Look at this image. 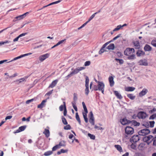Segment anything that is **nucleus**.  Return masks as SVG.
Here are the masks:
<instances>
[{"mask_svg": "<svg viewBox=\"0 0 156 156\" xmlns=\"http://www.w3.org/2000/svg\"><path fill=\"white\" fill-rule=\"evenodd\" d=\"M86 89H85V94L87 95L89 92V86H85Z\"/></svg>", "mask_w": 156, "mask_h": 156, "instance_id": "nucleus-44", "label": "nucleus"}, {"mask_svg": "<svg viewBox=\"0 0 156 156\" xmlns=\"http://www.w3.org/2000/svg\"><path fill=\"white\" fill-rule=\"evenodd\" d=\"M83 115L85 122L86 123H87L88 122V120L87 117V113H84V112H83Z\"/></svg>", "mask_w": 156, "mask_h": 156, "instance_id": "nucleus-32", "label": "nucleus"}, {"mask_svg": "<svg viewBox=\"0 0 156 156\" xmlns=\"http://www.w3.org/2000/svg\"><path fill=\"white\" fill-rule=\"evenodd\" d=\"M104 48H102H102L101 49V50L99 51V54H101L102 53H103L104 51V50L103 49Z\"/></svg>", "mask_w": 156, "mask_h": 156, "instance_id": "nucleus-62", "label": "nucleus"}, {"mask_svg": "<svg viewBox=\"0 0 156 156\" xmlns=\"http://www.w3.org/2000/svg\"><path fill=\"white\" fill-rule=\"evenodd\" d=\"M34 101V99L33 98L30 100H28L26 101V104H29L31 102L33 101Z\"/></svg>", "mask_w": 156, "mask_h": 156, "instance_id": "nucleus-59", "label": "nucleus"}, {"mask_svg": "<svg viewBox=\"0 0 156 156\" xmlns=\"http://www.w3.org/2000/svg\"><path fill=\"white\" fill-rule=\"evenodd\" d=\"M24 17L23 16V15L19 16H16V17L15 19H17V20H21Z\"/></svg>", "mask_w": 156, "mask_h": 156, "instance_id": "nucleus-49", "label": "nucleus"}, {"mask_svg": "<svg viewBox=\"0 0 156 156\" xmlns=\"http://www.w3.org/2000/svg\"><path fill=\"white\" fill-rule=\"evenodd\" d=\"M25 79L24 78H21L19 80H17L16 81H19V83H21L22 82L25 81Z\"/></svg>", "mask_w": 156, "mask_h": 156, "instance_id": "nucleus-56", "label": "nucleus"}, {"mask_svg": "<svg viewBox=\"0 0 156 156\" xmlns=\"http://www.w3.org/2000/svg\"><path fill=\"white\" fill-rule=\"evenodd\" d=\"M10 41H5L4 42L2 41L0 42V46L2 45H3L6 43H10Z\"/></svg>", "mask_w": 156, "mask_h": 156, "instance_id": "nucleus-46", "label": "nucleus"}, {"mask_svg": "<svg viewBox=\"0 0 156 156\" xmlns=\"http://www.w3.org/2000/svg\"><path fill=\"white\" fill-rule=\"evenodd\" d=\"M76 120L78 121L79 124L81 125L80 120L77 112H76Z\"/></svg>", "mask_w": 156, "mask_h": 156, "instance_id": "nucleus-30", "label": "nucleus"}, {"mask_svg": "<svg viewBox=\"0 0 156 156\" xmlns=\"http://www.w3.org/2000/svg\"><path fill=\"white\" fill-rule=\"evenodd\" d=\"M62 120L63 123L65 125L67 124L68 123L66 121V118L64 117L63 116H62Z\"/></svg>", "mask_w": 156, "mask_h": 156, "instance_id": "nucleus-47", "label": "nucleus"}, {"mask_svg": "<svg viewBox=\"0 0 156 156\" xmlns=\"http://www.w3.org/2000/svg\"><path fill=\"white\" fill-rule=\"evenodd\" d=\"M145 51H150L152 50V48L149 45L146 44L144 48Z\"/></svg>", "mask_w": 156, "mask_h": 156, "instance_id": "nucleus-20", "label": "nucleus"}, {"mask_svg": "<svg viewBox=\"0 0 156 156\" xmlns=\"http://www.w3.org/2000/svg\"><path fill=\"white\" fill-rule=\"evenodd\" d=\"M122 25H121L118 26L117 27L113 30V31H115L119 30L122 28Z\"/></svg>", "mask_w": 156, "mask_h": 156, "instance_id": "nucleus-42", "label": "nucleus"}, {"mask_svg": "<svg viewBox=\"0 0 156 156\" xmlns=\"http://www.w3.org/2000/svg\"><path fill=\"white\" fill-rule=\"evenodd\" d=\"M133 43L136 49H138L140 48V45L138 41H135L133 42Z\"/></svg>", "mask_w": 156, "mask_h": 156, "instance_id": "nucleus-23", "label": "nucleus"}, {"mask_svg": "<svg viewBox=\"0 0 156 156\" xmlns=\"http://www.w3.org/2000/svg\"><path fill=\"white\" fill-rule=\"evenodd\" d=\"M153 137V136H152L150 135L144 137L143 140L144 142H146L148 145H149L152 141Z\"/></svg>", "mask_w": 156, "mask_h": 156, "instance_id": "nucleus-2", "label": "nucleus"}, {"mask_svg": "<svg viewBox=\"0 0 156 156\" xmlns=\"http://www.w3.org/2000/svg\"><path fill=\"white\" fill-rule=\"evenodd\" d=\"M150 124V126L152 128L154 127V125L155 123V122L154 121H151L149 122Z\"/></svg>", "mask_w": 156, "mask_h": 156, "instance_id": "nucleus-55", "label": "nucleus"}, {"mask_svg": "<svg viewBox=\"0 0 156 156\" xmlns=\"http://www.w3.org/2000/svg\"><path fill=\"white\" fill-rule=\"evenodd\" d=\"M136 55L138 56H140L144 55L145 53L142 51L138 50L136 53Z\"/></svg>", "mask_w": 156, "mask_h": 156, "instance_id": "nucleus-25", "label": "nucleus"}, {"mask_svg": "<svg viewBox=\"0 0 156 156\" xmlns=\"http://www.w3.org/2000/svg\"><path fill=\"white\" fill-rule=\"evenodd\" d=\"M135 88L134 87H128L125 89V90L127 91H132L135 90Z\"/></svg>", "mask_w": 156, "mask_h": 156, "instance_id": "nucleus-27", "label": "nucleus"}, {"mask_svg": "<svg viewBox=\"0 0 156 156\" xmlns=\"http://www.w3.org/2000/svg\"><path fill=\"white\" fill-rule=\"evenodd\" d=\"M145 146V144L141 143H140L139 145L138 148L139 150L140 151H143V150L144 149V147Z\"/></svg>", "mask_w": 156, "mask_h": 156, "instance_id": "nucleus-22", "label": "nucleus"}, {"mask_svg": "<svg viewBox=\"0 0 156 156\" xmlns=\"http://www.w3.org/2000/svg\"><path fill=\"white\" fill-rule=\"evenodd\" d=\"M46 101H47L46 100H43L41 102V103L40 104L38 105L37 108H43L45 105V103Z\"/></svg>", "mask_w": 156, "mask_h": 156, "instance_id": "nucleus-19", "label": "nucleus"}, {"mask_svg": "<svg viewBox=\"0 0 156 156\" xmlns=\"http://www.w3.org/2000/svg\"><path fill=\"white\" fill-rule=\"evenodd\" d=\"M98 85H94L93 87L94 90L95 91L98 90Z\"/></svg>", "mask_w": 156, "mask_h": 156, "instance_id": "nucleus-61", "label": "nucleus"}, {"mask_svg": "<svg viewBox=\"0 0 156 156\" xmlns=\"http://www.w3.org/2000/svg\"><path fill=\"white\" fill-rule=\"evenodd\" d=\"M85 69V68L83 67H77L74 69L73 71L69 74H68L66 77L69 78V77L72 76L73 75L77 74L79 72Z\"/></svg>", "mask_w": 156, "mask_h": 156, "instance_id": "nucleus-1", "label": "nucleus"}, {"mask_svg": "<svg viewBox=\"0 0 156 156\" xmlns=\"http://www.w3.org/2000/svg\"><path fill=\"white\" fill-rule=\"evenodd\" d=\"M73 99L74 101L72 102H75V103H76V101L77 100V94L75 93L73 94Z\"/></svg>", "mask_w": 156, "mask_h": 156, "instance_id": "nucleus-38", "label": "nucleus"}, {"mask_svg": "<svg viewBox=\"0 0 156 156\" xmlns=\"http://www.w3.org/2000/svg\"><path fill=\"white\" fill-rule=\"evenodd\" d=\"M115 147L119 151L121 152L122 151V148L120 145H115Z\"/></svg>", "mask_w": 156, "mask_h": 156, "instance_id": "nucleus-31", "label": "nucleus"}, {"mask_svg": "<svg viewBox=\"0 0 156 156\" xmlns=\"http://www.w3.org/2000/svg\"><path fill=\"white\" fill-rule=\"evenodd\" d=\"M131 123L135 126H139L140 125V123L137 122L135 120L131 121Z\"/></svg>", "mask_w": 156, "mask_h": 156, "instance_id": "nucleus-28", "label": "nucleus"}, {"mask_svg": "<svg viewBox=\"0 0 156 156\" xmlns=\"http://www.w3.org/2000/svg\"><path fill=\"white\" fill-rule=\"evenodd\" d=\"M150 132V131L147 129H142L140 130L138 132V133L139 135L144 136H146Z\"/></svg>", "mask_w": 156, "mask_h": 156, "instance_id": "nucleus-3", "label": "nucleus"}, {"mask_svg": "<svg viewBox=\"0 0 156 156\" xmlns=\"http://www.w3.org/2000/svg\"><path fill=\"white\" fill-rule=\"evenodd\" d=\"M156 118V114H154L151 115L149 117V119H154Z\"/></svg>", "mask_w": 156, "mask_h": 156, "instance_id": "nucleus-51", "label": "nucleus"}, {"mask_svg": "<svg viewBox=\"0 0 156 156\" xmlns=\"http://www.w3.org/2000/svg\"><path fill=\"white\" fill-rule=\"evenodd\" d=\"M72 106L74 109H75V111H77V108L76 106V103L75 102H72Z\"/></svg>", "mask_w": 156, "mask_h": 156, "instance_id": "nucleus-43", "label": "nucleus"}, {"mask_svg": "<svg viewBox=\"0 0 156 156\" xmlns=\"http://www.w3.org/2000/svg\"><path fill=\"white\" fill-rule=\"evenodd\" d=\"M98 90L101 91L102 94H104L105 84L102 82H98Z\"/></svg>", "mask_w": 156, "mask_h": 156, "instance_id": "nucleus-5", "label": "nucleus"}, {"mask_svg": "<svg viewBox=\"0 0 156 156\" xmlns=\"http://www.w3.org/2000/svg\"><path fill=\"white\" fill-rule=\"evenodd\" d=\"M127 59L129 60H133L135 58V56L134 55V53L133 54L131 55H128Z\"/></svg>", "mask_w": 156, "mask_h": 156, "instance_id": "nucleus-29", "label": "nucleus"}, {"mask_svg": "<svg viewBox=\"0 0 156 156\" xmlns=\"http://www.w3.org/2000/svg\"><path fill=\"white\" fill-rule=\"evenodd\" d=\"M27 127V126H21L19 127V129H17L16 131H15L14 132V133H19L20 132L24 131Z\"/></svg>", "mask_w": 156, "mask_h": 156, "instance_id": "nucleus-12", "label": "nucleus"}, {"mask_svg": "<svg viewBox=\"0 0 156 156\" xmlns=\"http://www.w3.org/2000/svg\"><path fill=\"white\" fill-rule=\"evenodd\" d=\"M90 64V61H87L84 63V66H89Z\"/></svg>", "mask_w": 156, "mask_h": 156, "instance_id": "nucleus-57", "label": "nucleus"}, {"mask_svg": "<svg viewBox=\"0 0 156 156\" xmlns=\"http://www.w3.org/2000/svg\"><path fill=\"white\" fill-rule=\"evenodd\" d=\"M64 103V116H66L67 114V111L66 109V103L65 102H63Z\"/></svg>", "mask_w": 156, "mask_h": 156, "instance_id": "nucleus-34", "label": "nucleus"}, {"mask_svg": "<svg viewBox=\"0 0 156 156\" xmlns=\"http://www.w3.org/2000/svg\"><path fill=\"white\" fill-rule=\"evenodd\" d=\"M120 122L122 125H124L131 123V121L124 118L121 120Z\"/></svg>", "mask_w": 156, "mask_h": 156, "instance_id": "nucleus-11", "label": "nucleus"}, {"mask_svg": "<svg viewBox=\"0 0 156 156\" xmlns=\"http://www.w3.org/2000/svg\"><path fill=\"white\" fill-rule=\"evenodd\" d=\"M97 14V13H95L93 14L88 19V21L89 22L95 16V15Z\"/></svg>", "mask_w": 156, "mask_h": 156, "instance_id": "nucleus-54", "label": "nucleus"}, {"mask_svg": "<svg viewBox=\"0 0 156 156\" xmlns=\"http://www.w3.org/2000/svg\"><path fill=\"white\" fill-rule=\"evenodd\" d=\"M147 92V90L145 89H144L143 90L139 93V96L142 97Z\"/></svg>", "mask_w": 156, "mask_h": 156, "instance_id": "nucleus-16", "label": "nucleus"}, {"mask_svg": "<svg viewBox=\"0 0 156 156\" xmlns=\"http://www.w3.org/2000/svg\"><path fill=\"white\" fill-rule=\"evenodd\" d=\"M64 108V105H61L59 107V110L60 111H62L63 110V108Z\"/></svg>", "mask_w": 156, "mask_h": 156, "instance_id": "nucleus-64", "label": "nucleus"}, {"mask_svg": "<svg viewBox=\"0 0 156 156\" xmlns=\"http://www.w3.org/2000/svg\"><path fill=\"white\" fill-rule=\"evenodd\" d=\"M52 151H48L45 152L44 154V155L47 156H49L52 154Z\"/></svg>", "mask_w": 156, "mask_h": 156, "instance_id": "nucleus-39", "label": "nucleus"}, {"mask_svg": "<svg viewBox=\"0 0 156 156\" xmlns=\"http://www.w3.org/2000/svg\"><path fill=\"white\" fill-rule=\"evenodd\" d=\"M127 96L128 98H130L131 100H133L135 98V96H133L132 94H129L127 95Z\"/></svg>", "mask_w": 156, "mask_h": 156, "instance_id": "nucleus-33", "label": "nucleus"}, {"mask_svg": "<svg viewBox=\"0 0 156 156\" xmlns=\"http://www.w3.org/2000/svg\"><path fill=\"white\" fill-rule=\"evenodd\" d=\"M43 133L45 135L47 138L48 137L50 136V133L48 129H45L43 132Z\"/></svg>", "mask_w": 156, "mask_h": 156, "instance_id": "nucleus-17", "label": "nucleus"}, {"mask_svg": "<svg viewBox=\"0 0 156 156\" xmlns=\"http://www.w3.org/2000/svg\"><path fill=\"white\" fill-rule=\"evenodd\" d=\"M151 44L153 46L156 47V39L153 40L151 41Z\"/></svg>", "mask_w": 156, "mask_h": 156, "instance_id": "nucleus-45", "label": "nucleus"}, {"mask_svg": "<svg viewBox=\"0 0 156 156\" xmlns=\"http://www.w3.org/2000/svg\"><path fill=\"white\" fill-rule=\"evenodd\" d=\"M62 1V0H58V1H56V2H52V3H51L49 4L48 5H47V6H48L51 5H54L55 4H56L58 3H59L60 2H61Z\"/></svg>", "mask_w": 156, "mask_h": 156, "instance_id": "nucleus-35", "label": "nucleus"}, {"mask_svg": "<svg viewBox=\"0 0 156 156\" xmlns=\"http://www.w3.org/2000/svg\"><path fill=\"white\" fill-rule=\"evenodd\" d=\"M133 149H135L136 146L135 145L133 144H132L130 146Z\"/></svg>", "mask_w": 156, "mask_h": 156, "instance_id": "nucleus-63", "label": "nucleus"}, {"mask_svg": "<svg viewBox=\"0 0 156 156\" xmlns=\"http://www.w3.org/2000/svg\"><path fill=\"white\" fill-rule=\"evenodd\" d=\"M152 141H153V145L154 146H156V137H153Z\"/></svg>", "mask_w": 156, "mask_h": 156, "instance_id": "nucleus-52", "label": "nucleus"}, {"mask_svg": "<svg viewBox=\"0 0 156 156\" xmlns=\"http://www.w3.org/2000/svg\"><path fill=\"white\" fill-rule=\"evenodd\" d=\"M147 116L146 112H140L137 114V116L139 119H144Z\"/></svg>", "mask_w": 156, "mask_h": 156, "instance_id": "nucleus-8", "label": "nucleus"}, {"mask_svg": "<svg viewBox=\"0 0 156 156\" xmlns=\"http://www.w3.org/2000/svg\"><path fill=\"white\" fill-rule=\"evenodd\" d=\"M139 64L140 65L147 66L148 63L147 61L145 59H143L140 60L138 62Z\"/></svg>", "mask_w": 156, "mask_h": 156, "instance_id": "nucleus-14", "label": "nucleus"}, {"mask_svg": "<svg viewBox=\"0 0 156 156\" xmlns=\"http://www.w3.org/2000/svg\"><path fill=\"white\" fill-rule=\"evenodd\" d=\"M49 56L48 53H46L45 54L40 55L39 57V59L41 62H42L44 60L48 58Z\"/></svg>", "mask_w": 156, "mask_h": 156, "instance_id": "nucleus-9", "label": "nucleus"}, {"mask_svg": "<svg viewBox=\"0 0 156 156\" xmlns=\"http://www.w3.org/2000/svg\"><path fill=\"white\" fill-rule=\"evenodd\" d=\"M113 78L112 76H110L108 78V80L111 87L113 86L114 84V82L113 80Z\"/></svg>", "mask_w": 156, "mask_h": 156, "instance_id": "nucleus-15", "label": "nucleus"}, {"mask_svg": "<svg viewBox=\"0 0 156 156\" xmlns=\"http://www.w3.org/2000/svg\"><path fill=\"white\" fill-rule=\"evenodd\" d=\"M112 41H110L108 42L102 46V48H105L107 45L109 44L110 42Z\"/></svg>", "mask_w": 156, "mask_h": 156, "instance_id": "nucleus-53", "label": "nucleus"}, {"mask_svg": "<svg viewBox=\"0 0 156 156\" xmlns=\"http://www.w3.org/2000/svg\"><path fill=\"white\" fill-rule=\"evenodd\" d=\"M64 129L65 130L70 129H71V127L69 125H68L64 127Z\"/></svg>", "mask_w": 156, "mask_h": 156, "instance_id": "nucleus-50", "label": "nucleus"}, {"mask_svg": "<svg viewBox=\"0 0 156 156\" xmlns=\"http://www.w3.org/2000/svg\"><path fill=\"white\" fill-rule=\"evenodd\" d=\"M58 81V80H55L54 81H53L50 84V85L49 86V88H53L55 86L56 84H57Z\"/></svg>", "mask_w": 156, "mask_h": 156, "instance_id": "nucleus-21", "label": "nucleus"}, {"mask_svg": "<svg viewBox=\"0 0 156 156\" xmlns=\"http://www.w3.org/2000/svg\"><path fill=\"white\" fill-rule=\"evenodd\" d=\"M115 48V45L114 44H111L107 47V48L108 50H114Z\"/></svg>", "mask_w": 156, "mask_h": 156, "instance_id": "nucleus-26", "label": "nucleus"}, {"mask_svg": "<svg viewBox=\"0 0 156 156\" xmlns=\"http://www.w3.org/2000/svg\"><path fill=\"white\" fill-rule=\"evenodd\" d=\"M85 86H89V79L87 76H86L85 78Z\"/></svg>", "mask_w": 156, "mask_h": 156, "instance_id": "nucleus-36", "label": "nucleus"}, {"mask_svg": "<svg viewBox=\"0 0 156 156\" xmlns=\"http://www.w3.org/2000/svg\"><path fill=\"white\" fill-rule=\"evenodd\" d=\"M135 51L133 48H127L124 51V54L125 55L128 56L134 54Z\"/></svg>", "mask_w": 156, "mask_h": 156, "instance_id": "nucleus-4", "label": "nucleus"}, {"mask_svg": "<svg viewBox=\"0 0 156 156\" xmlns=\"http://www.w3.org/2000/svg\"><path fill=\"white\" fill-rule=\"evenodd\" d=\"M134 156H145L141 153L139 152L136 153Z\"/></svg>", "mask_w": 156, "mask_h": 156, "instance_id": "nucleus-48", "label": "nucleus"}, {"mask_svg": "<svg viewBox=\"0 0 156 156\" xmlns=\"http://www.w3.org/2000/svg\"><path fill=\"white\" fill-rule=\"evenodd\" d=\"M88 136L91 139L94 140L95 139V136L93 134H92L90 133H88Z\"/></svg>", "mask_w": 156, "mask_h": 156, "instance_id": "nucleus-40", "label": "nucleus"}, {"mask_svg": "<svg viewBox=\"0 0 156 156\" xmlns=\"http://www.w3.org/2000/svg\"><path fill=\"white\" fill-rule=\"evenodd\" d=\"M27 34V33H22V34H20L16 38H15L13 40V41L14 42H16V41H18V40L19 38H20L22 37L25 36V35H26Z\"/></svg>", "mask_w": 156, "mask_h": 156, "instance_id": "nucleus-18", "label": "nucleus"}, {"mask_svg": "<svg viewBox=\"0 0 156 156\" xmlns=\"http://www.w3.org/2000/svg\"><path fill=\"white\" fill-rule=\"evenodd\" d=\"M59 146H65L66 145V142L64 140H62L58 144Z\"/></svg>", "mask_w": 156, "mask_h": 156, "instance_id": "nucleus-37", "label": "nucleus"}, {"mask_svg": "<svg viewBox=\"0 0 156 156\" xmlns=\"http://www.w3.org/2000/svg\"><path fill=\"white\" fill-rule=\"evenodd\" d=\"M89 122L92 125H94V116L93 114L92 111L89 113Z\"/></svg>", "mask_w": 156, "mask_h": 156, "instance_id": "nucleus-6", "label": "nucleus"}, {"mask_svg": "<svg viewBox=\"0 0 156 156\" xmlns=\"http://www.w3.org/2000/svg\"><path fill=\"white\" fill-rule=\"evenodd\" d=\"M121 35V34H119L117 36L114 37L113 39L111 41H113L116 40L117 38H118L119 37H120Z\"/></svg>", "mask_w": 156, "mask_h": 156, "instance_id": "nucleus-60", "label": "nucleus"}, {"mask_svg": "<svg viewBox=\"0 0 156 156\" xmlns=\"http://www.w3.org/2000/svg\"><path fill=\"white\" fill-rule=\"evenodd\" d=\"M114 94L116 97L119 99H121L122 97L121 94L118 91H114Z\"/></svg>", "mask_w": 156, "mask_h": 156, "instance_id": "nucleus-24", "label": "nucleus"}, {"mask_svg": "<svg viewBox=\"0 0 156 156\" xmlns=\"http://www.w3.org/2000/svg\"><path fill=\"white\" fill-rule=\"evenodd\" d=\"M31 54H32L31 53H27V54H23V55H20V56H19L17 57H16L15 58L13 59L12 60H11L9 62H12V61H13L16 60L18 59L19 58H21L23 57H24V56H28V55H31Z\"/></svg>", "mask_w": 156, "mask_h": 156, "instance_id": "nucleus-13", "label": "nucleus"}, {"mask_svg": "<svg viewBox=\"0 0 156 156\" xmlns=\"http://www.w3.org/2000/svg\"><path fill=\"white\" fill-rule=\"evenodd\" d=\"M140 140V138L138 135H135L133 136L130 139V141L131 142L136 143Z\"/></svg>", "mask_w": 156, "mask_h": 156, "instance_id": "nucleus-10", "label": "nucleus"}, {"mask_svg": "<svg viewBox=\"0 0 156 156\" xmlns=\"http://www.w3.org/2000/svg\"><path fill=\"white\" fill-rule=\"evenodd\" d=\"M66 39H64V40L60 41L58 42L57 43V44L58 45L62 44H65L66 42Z\"/></svg>", "mask_w": 156, "mask_h": 156, "instance_id": "nucleus-41", "label": "nucleus"}, {"mask_svg": "<svg viewBox=\"0 0 156 156\" xmlns=\"http://www.w3.org/2000/svg\"><path fill=\"white\" fill-rule=\"evenodd\" d=\"M156 112V108H153L152 109L149 111V113L150 114H152L154 112Z\"/></svg>", "mask_w": 156, "mask_h": 156, "instance_id": "nucleus-58", "label": "nucleus"}, {"mask_svg": "<svg viewBox=\"0 0 156 156\" xmlns=\"http://www.w3.org/2000/svg\"><path fill=\"white\" fill-rule=\"evenodd\" d=\"M134 131V129L130 126H127L125 128V133L127 134H132Z\"/></svg>", "mask_w": 156, "mask_h": 156, "instance_id": "nucleus-7", "label": "nucleus"}]
</instances>
